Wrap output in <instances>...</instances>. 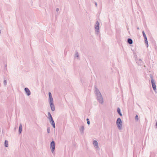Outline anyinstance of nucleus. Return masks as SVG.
Returning <instances> with one entry per match:
<instances>
[{"instance_id":"1","label":"nucleus","mask_w":157,"mask_h":157,"mask_svg":"<svg viewBox=\"0 0 157 157\" xmlns=\"http://www.w3.org/2000/svg\"><path fill=\"white\" fill-rule=\"evenodd\" d=\"M116 124L117 125V128L119 130H121L122 129V121L120 118H117L116 121Z\"/></svg>"},{"instance_id":"2","label":"nucleus","mask_w":157,"mask_h":157,"mask_svg":"<svg viewBox=\"0 0 157 157\" xmlns=\"http://www.w3.org/2000/svg\"><path fill=\"white\" fill-rule=\"evenodd\" d=\"M150 78H151V81L152 84V87L153 88V90L154 91H155L156 89V86L155 84V81L154 79L153 78V77L152 75H150Z\"/></svg>"},{"instance_id":"3","label":"nucleus","mask_w":157,"mask_h":157,"mask_svg":"<svg viewBox=\"0 0 157 157\" xmlns=\"http://www.w3.org/2000/svg\"><path fill=\"white\" fill-rule=\"evenodd\" d=\"M99 102L101 104H102L104 102L103 98L99 92Z\"/></svg>"},{"instance_id":"4","label":"nucleus","mask_w":157,"mask_h":157,"mask_svg":"<svg viewBox=\"0 0 157 157\" xmlns=\"http://www.w3.org/2000/svg\"><path fill=\"white\" fill-rule=\"evenodd\" d=\"M51 147L52 148V151L53 152L55 148V144L53 141H52L51 143Z\"/></svg>"},{"instance_id":"5","label":"nucleus","mask_w":157,"mask_h":157,"mask_svg":"<svg viewBox=\"0 0 157 157\" xmlns=\"http://www.w3.org/2000/svg\"><path fill=\"white\" fill-rule=\"evenodd\" d=\"M25 91L28 95L29 96L30 94V92L28 88H25Z\"/></svg>"},{"instance_id":"6","label":"nucleus","mask_w":157,"mask_h":157,"mask_svg":"<svg viewBox=\"0 0 157 157\" xmlns=\"http://www.w3.org/2000/svg\"><path fill=\"white\" fill-rule=\"evenodd\" d=\"M49 120H50V122L51 123V124L53 126L54 128H55V122L53 119V118L52 119H51Z\"/></svg>"},{"instance_id":"7","label":"nucleus","mask_w":157,"mask_h":157,"mask_svg":"<svg viewBox=\"0 0 157 157\" xmlns=\"http://www.w3.org/2000/svg\"><path fill=\"white\" fill-rule=\"evenodd\" d=\"M50 104V106L51 107V110L53 111H54L55 110V108L54 106V105L53 104V103H52V104Z\"/></svg>"},{"instance_id":"8","label":"nucleus","mask_w":157,"mask_h":157,"mask_svg":"<svg viewBox=\"0 0 157 157\" xmlns=\"http://www.w3.org/2000/svg\"><path fill=\"white\" fill-rule=\"evenodd\" d=\"M128 43L129 44H132L133 43L132 40L130 38H128L127 40Z\"/></svg>"},{"instance_id":"9","label":"nucleus","mask_w":157,"mask_h":157,"mask_svg":"<svg viewBox=\"0 0 157 157\" xmlns=\"http://www.w3.org/2000/svg\"><path fill=\"white\" fill-rule=\"evenodd\" d=\"M117 112H118V113H119V115L120 116H122V114H121V112L120 109L119 108H117Z\"/></svg>"},{"instance_id":"10","label":"nucleus","mask_w":157,"mask_h":157,"mask_svg":"<svg viewBox=\"0 0 157 157\" xmlns=\"http://www.w3.org/2000/svg\"><path fill=\"white\" fill-rule=\"evenodd\" d=\"M22 129V125L21 124H20L19 127V132L20 133H21Z\"/></svg>"},{"instance_id":"11","label":"nucleus","mask_w":157,"mask_h":157,"mask_svg":"<svg viewBox=\"0 0 157 157\" xmlns=\"http://www.w3.org/2000/svg\"><path fill=\"white\" fill-rule=\"evenodd\" d=\"M50 100V104H52V103H53V99L52 97L49 98Z\"/></svg>"},{"instance_id":"12","label":"nucleus","mask_w":157,"mask_h":157,"mask_svg":"<svg viewBox=\"0 0 157 157\" xmlns=\"http://www.w3.org/2000/svg\"><path fill=\"white\" fill-rule=\"evenodd\" d=\"M144 42L145 44H146V45H147V47L148 46V44L147 42V39L146 37V38H144Z\"/></svg>"},{"instance_id":"13","label":"nucleus","mask_w":157,"mask_h":157,"mask_svg":"<svg viewBox=\"0 0 157 157\" xmlns=\"http://www.w3.org/2000/svg\"><path fill=\"white\" fill-rule=\"evenodd\" d=\"M93 144L94 146H97L98 144V142L97 141L94 140L93 142Z\"/></svg>"},{"instance_id":"14","label":"nucleus","mask_w":157,"mask_h":157,"mask_svg":"<svg viewBox=\"0 0 157 157\" xmlns=\"http://www.w3.org/2000/svg\"><path fill=\"white\" fill-rule=\"evenodd\" d=\"M48 115L49 117V120H50L51 119H52V115L49 112H48Z\"/></svg>"},{"instance_id":"15","label":"nucleus","mask_w":157,"mask_h":157,"mask_svg":"<svg viewBox=\"0 0 157 157\" xmlns=\"http://www.w3.org/2000/svg\"><path fill=\"white\" fill-rule=\"evenodd\" d=\"M5 145L6 147H8V142L6 140L5 142Z\"/></svg>"},{"instance_id":"16","label":"nucleus","mask_w":157,"mask_h":157,"mask_svg":"<svg viewBox=\"0 0 157 157\" xmlns=\"http://www.w3.org/2000/svg\"><path fill=\"white\" fill-rule=\"evenodd\" d=\"M142 33H143V36H144V38H146L147 37H146V35H145V33H144V31H143Z\"/></svg>"},{"instance_id":"17","label":"nucleus","mask_w":157,"mask_h":157,"mask_svg":"<svg viewBox=\"0 0 157 157\" xmlns=\"http://www.w3.org/2000/svg\"><path fill=\"white\" fill-rule=\"evenodd\" d=\"M135 119L136 121H138L139 119L138 116L137 115H136L135 117Z\"/></svg>"},{"instance_id":"18","label":"nucleus","mask_w":157,"mask_h":157,"mask_svg":"<svg viewBox=\"0 0 157 157\" xmlns=\"http://www.w3.org/2000/svg\"><path fill=\"white\" fill-rule=\"evenodd\" d=\"M86 121H87V124L89 125L90 124V122L89 121V119L88 118H87L86 119Z\"/></svg>"},{"instance_id":"19","label":"nucleus","mask_w":157,"mask_h":157,"mask_svg":"<svg viewBox=\"0 0 157 157\" xmlns=\"http://www.w3.org/2000/svg\"><path fill=\"white\" fill-rule=\"evenodd\" d=\"M49 98L52 97V94L50 92L49 93Z\"/></svg>"},{"instance_id":"20","label":"nucleus","mask_w":157,"mask_h":157,"mask_svg":"<svg viewBox=\"0 0 157 157\" xmlns=\"http://www.w3.org/2000/svg\"><path fill=\"white\" fill-rule=\"evenodd\" d=\"M48 133L49 132V129H48Z\"/></svg>"},{"instance_id":"21","label":"nucleus","mask_w":157,"mask_h":157,"mask_svg":"<svg viewBox=\"0 0 157 157\" xmlns=\"http://www.w3.org/2000/svg\"><path fill=\"white\" fill-rule=\"evenodd\" d=\"M58 10H59V9H58V8H57V9H56V11H58Z\"/></svg>"},{"instance_id":"22","label":"nucleus","mask_w":157,"mask_h":157,"mask_svg":"<svg viewBox=\"0 0 157 157\" xmlns=\"http://www.w3.org/2000/svg\"><path fill=\"white\" fill-rule=\"evenodd\" d=\"M137 29L138 30H139V27H137Z\"/></svg>"},{"instance_id":"23","label":"nucleus","mask_w":157,"mask_h":157,"mask_svg":"<svg viewBox=\"0 0 157 157\" xmlns=\"http://www.w3.org/2000/svg\"><path fill=\"white\" fill-rule=\"evenodd\" d=\"M95 5H96V6H97V3H95Z\"/></svg>"},{"instance_id":"24","label":"nucleus","mask_w":157,"mask_h":157,"mask_svg":"<svg viewBox=\"0 0 157 157\" xmlns=\"http://www.w3.org/2000/svg\"><path fill=\"white\" fill-rule=\"evenodd\" d=\"M156 126H157V122L156 123Z\"/></svg>"}]
</instances>
